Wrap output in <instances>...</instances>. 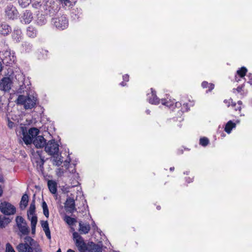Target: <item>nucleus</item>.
Listing matches in <instances>:
<instances>
[{
	"mask_svg": "<svg viewBox=\"0 0 252 252\" xmlns=\"http://www.w3.org/2000/svg\"><path fill=\"white\" fill-rule=\"evenodd\" d=\"M23 137V140L26 145L33 143L36 148H42L45 146L46 140L42 136L38 135L39 131L37 128L33 127L27 132L26 128L24 126L20 127V131Z\"/></svg>",
	"mask_w": 252,
	"mask_h": 252,
	"instance_id": "nucleus-1",
	"label": "nucleus"
},
{
	"mask_svg": "<svg viewBox=\"0 0 252 252\" xmlns=\"http://www.w3.org/2000/svg\"><path fill=\"white\" fill-rule=\"evenodd\" d=\"M24 240L16 247L19 252H41L39 244L31 237L26 236Z\"/></svg>",
	"mask_w": 252,
	"mask_h": 252,
	"instance_id": "nucleus-2",
	"label": "nucleus"
},
{
	"mask_svg": "<svg viewBox=\"0 0 252 252\" xmlns=\"http://www.w3.org/2000/svg\"><path fill=\"white\" fill-rule=\"evenodd\" d=\"M37 98L33 95H20L16 100L17 103L24 106L26 109H32L36 104Z\"/></svg>",
	"mask_w": 252,
	"mask_h": 252,
	"instance_id": "nucleus-3",
	"label": "nucleus"
},
{
	"mask_svg": "<svg viewBox=\"0 0 252 252\" xmlns=\"http://www.w3.org/2000/svg\"><path fill=\"white\" fill-rule=\"evenodd\" d=\"M15 221L16 226L19 230L18 235L20 237L28 235L30 233V229L25 220L21 216H17L16 218Z\"/></svg>",
	"mask_w": 252,
	"mask_h": 252,
	"instance_id": "nucleus-4",
	"label": "nucleus"
},
{
	"mask_svg": "<svg viewBox=\"0 0 252 252\" xmlns=\"http://www.w3.org/2000/svg\"><path fill=\"white\" fill-rule=\"evenodd\" d=\"M35 201L33 200L30 204V208L28 211V218L31 221L32 234L35 232L36 225L37 221V218L35 214Z\"/></svg>",
	"mask_w": 252,
	"mask_h": 252,
	"instance_id": "nucleus-5",
	"label": "nucleus"
},
{
	"mask_svg": "<svg viewBox=\"0 0 252 252\" xmlns=\"http://www.w3.org/2000/svg\"><path fill=\"white\" fill-rule=\"evenodd\" d=\"M73 238L76 247L80 252H85L87 250L88 248L86 243L78 232H74L73 233Z\"/></svg>",
	"mask_w": 252,
	"mask_h": 252,
	"instance_id": "nucleus-6",
	"label": "nucleus"
},
{
	"mask_svg": "<svg viewBox=\"0 0 252 252\" xmlns=\"http://www.w3.org/2000/svg\"><path fill=\"white\" fill-rule=\"evenodd\" d=\"M52 22L59 30H64L68 26V20L65 16H61L53 18Z\"/></svg>",
	"mask_w": 252,
	"mask_h": 252,
	"instance_id": "nucleus-7",
	"label": "nucleus"
},
{
	"mask_svg": "<svg viewBox=\"0 0 252 252\" xmlns=\"http://www.w3.org/2000/svg\"><path fill=\"white\" fill-rule=\"evenodd\" d=\"M59 144L54 140L49 141L45 145V151L50 155H54L58 153L59 148Z\"/></svg>",
	"mask_w": 252,
	"mask_h": 252,
	"instance_id": "nucleus-8",
	"label": "nucleus"
},
{
	"mask_svg": "<svg viewBox=\"0 0 252 252\" xmlns=\"http://www.w3.org/2000/svg\"><path fill=\"white\" fill-rule=\"evenodd\" d=\"M0 210L2 213L6 215H13L16 212L15 207L7 202H3L0 203Z\"/></svg>",
	"mask_w": 252,
	"mask_h": 252,
	"instance_id": "nucleus-9",
	"label": "nucleus"
},
{
	"mask_svg": "<svg viewBox=\"0 0 252 252\" xmlns=\"http://www.w3.org/2000/svg\"><path fill=\"white\" fill-rule=\"evenodd\" d=\"M160 101L162 105H165L170 109H173L174 105L177 107H179L181 105V103L180 102H176L175 103L174 100H172L168 98L162 99Z\"/></svg>",
	"mask_w": 252,
	"mask_h": 252,
	"instance_id": "nucleus-10",
	"label": "nucleus"
},
{
	"mask_svg": "<svg viewBox=\"0 0 252 252\" xmlns=\"http://www.w3.org/2000/svg\"><path fill=\"white\" fill-rule=\"evenodd\" d=\"M65 210L70 213H72L75 210V200L70 197H68L64 204Z\"/></svg>",
	"mask_w": 252,
	"mask_h": 252,
	"instance_id": "nucleus-11",
	"label": "nucleus"
},
{
	"mask_svg": "<svg viewBox=\"0 0 252 252\" xmlns=\"http://www.w3.org/2000/svg\"><path fill=\"white\" fill-rule=\"evenodd\" d=\"M4 57L3 59V62L6 63L11 64L14 63L16 60V57L13 53H11L9 50H6L4 53Z\"/></svg>",
	"mask_w": 252,
	"mask_h": 252,
	"instance_id": "nucleus-12",
	"label": "nucleus"
},
{
	"mask_svg": "<svg viewBox=\"0 0 252 252\" xmlns=\"http://www.w3.org/2000/svg\"><path fill=\"white\" fill-rule=\"evenodd\" d=\"M11 81L8 77L3 78L0 83V88L4 91H8L11 89Z\"/></svg>",
	"mask_w": 252,
	"mask_h": 252,
	"instance_id": "nucleus-13",
	"label": "nucleus"
},
{
	"mask_svg": "<svg viewBox=\"0 0 252 252\" xmlns=\"http://www.w3.org/2000/svg\"><path fill=\"white\" fill-rule=\"evenodd\" d=\"M6 13L9 18L13 19L17 16L18 12L15 7L9 5L6 8Z\"/></svg>",
	"mask_w": 252,
	"mask_h": 252,
	"instance_id": "nucleus-14",
	"label": "nucleus"
},
{
	"mask_svg": "<svg viewBox=\"0 0 252 252\" xmlns=\"http://www.w3.org/2000/svg\"><path fill=\"white\" fill-rule=\"evenodd\" d=\"M40 223L46 237L49 239H51V236L48 221L47 220H41Z\"/></svg>",
	"mask_w": 252,
	"mask_h": 252,
	"instance_id": "nucleus-15",
	"label": "nucleus"
},
{
	"mask_svg": "<svg viewBox=\"0 0 252 252\" xmlns=\"http://www.w3.org/2000/svg\"><path fill=\"white\" fill-rule=\"evenodd\" d=\"M32 20V15L31 12L26 11L22 17L21 22L26 24H29Z\"/></svg>",
	"mask_w": 252,
	"mask_h": 252,
	"instance_id": "nucleus-16",
	"label": "nucleus"
},
{
	"mask_svg": "<svg viewBox=\"0 0 252 252\" xmlns=\"http://www.w3.org/2000/svg\"><path fill=\"white\" fill-rule=\"evenodd\" d=\"M149 102L152 104H158L160 102V100L157 97L155 92L152 90L151 94H149Z\"/></svg>",
	"mask_w": 252,
	"mask_h": 252,
	"instance_id": "nucleus-17",
	"label": "nucleus"
},
{
	"mask_svg": "<svg viewBox=\"0 0 252 252\" xmlns=\"http://www.w3.org/2000/svg\"><path fill=\"white\" fill-rule=\"evenodd\" d=\"M51 160L53 162V164L56 166L60 165L63 162V159L61 155L58 153L54 155H52Z\"/></svg>",
	"mask_w": 252,
	"mask_h": 252,
	"instance_id": "nucleus-18",
	"label": "nucleus"
},
{
	"mask_svg": "<svg viewBox=\"0 0 252 252\" xmlns=\"http://www.w3.org/2000/svg\"><path fill=\"white\" fill-rule=\"evenodd\" d=\"M90 226L89 224L79 222V231L81 234H87L90 230Z\"/></svg>",
	"mask_w": 252,
	"mask_h": 252,
	"instance_id": "nucleus-19",
	"label": "nucleus"
},
{
	"mask_svg": "<svg viewBox=\"0 0 252 252\" xmlns=\"http://www.w3.org/2000/svg\"><path fill=\"white\" fill-rule=\"evenodd\" d=\"M29 201V196L27 194H24L21 198L20 201V207L21 209L23 210L26 208Z\"/></svg>",
	"mask_w": 252,
	"mask_h": 252,
	"instance_id": "nucleus-20",
	"label": "nucleus"
},
{
	"mask_svg": "<svg viewBox=\"0 0 252 252\" xmlns=\"http://www.w3.org/2000/svg\"><path fill=\"white\" fill-rule=\"evenodd\" d=\"M48 188L53 194H55L57 192V183L53 180H49L48 181Z\"/></svg>",
	"mask_w": 252,
	"mask_h": 252,
	"instance_id": "nucleus-21",
	"label": "nucleus"
},
{
	"mask_svg": "<svg viewBox=\"0 0 252 252\" xmlns=\"http://www.w3.org/2000/svg\"><path fill=\"white\" fill-rule=\"evenodd\" d=\"M10 31V28L6 24H2L0 27V32L4 35L9 34Z\"/></svg>",
	"mask_w": 252,
	"mask_h": 252,
	"instance_id": "nucleus-22",
	"label": "nucleus"
},
{
	"mask_svg": "<svg viewBox=\"0 0 252 252\" xmlns=\"http://www.w3.org/2000/svg\"><path fill=\"white\" fill-rule=\"evenodd\" d=\"M12 38L16 42H19L22 39V32L20 30H14L12 33Z\"/></svg>",
	"mask_w": 252,
	"mask_h": 252,
	"instance_id": "nucleus-23",
	"label": "nucleus"
},
{
	"mask_svg": "<svg viewBox=\"0 0 252 252\" xmlns=\"http://www.w3.org/2000/svg\"><path fill=\"white\" fill-rule=\"evenodd\" d=\"M236 127V124L233 123L232 121H229L226 124L224 127V131L229 134L231 132L232 128Z\"/></svg>",
	"mask_w": 252,
	"mask_h": 252,
	"instance_id": "nucleus-24",
	"label": "nucleus"
},
{
	"mask_svg": "<svg viewBox=\"0 0 252 252\" xmlns=\"http://www.w3.org/2000/svg\"><path fill=\"white\" fill-rule=\"evenodd\" d=\"M10 221L11 220L8 218L0 217V227H5Z\"/></svg>",
	"mask_w": 252,
	"mask_h": 252,
	"instance_id": "nucleus-25",
	"label": "nucleus"
},
{
	"mask_svg": "<svg viewBox=\"0 0 252 252\" xmlns=\"http://www.w3.org/2000/svg\"><path fill=\"white\" fill-rule=\"evenodd\" d=\"M63 220L69 225H73L77 221L75 219L71 218L68 216H65L64 217Z\"/></svg>",
	"mask_w": 252,
	"mask_h": 252,
	"instance_id": "nucleus-26",
	"label": "nucleus"
},
{
	"mask_svg": "<svg viewBox=\"0 0 252 252\" xmlns=\"http://www.w3.org/2000/svg\"><path fill=\"white\" fill-rule=\"evenodd\" d=\"M27 35L31 37H34L36 35V31L34 28L29 27L27 31Z\"/></svg>",
	"mask_w": 252,
	"mask_h": 252,
	"instance_id": "nucleus-27",
	"label": "nucleus"
},
{
	"mask_svg": "<svg viewBox=\"0 0 252 252\" xmlns=\"http://www.w3.org/2000/svg\"><path fill=\"white\" fill-rule=\"evenodd\" d=\"M247 71V68L245 67H242L237 70V74L239 75L241 78H242L245 76Z\"/></svg>",
	"mask_w": 252,
	"mask_h": 252,
	"instance_id": "nucleus-28",
	"label": "nucleus"
},
{
	"mask_svg": "<svg viewBox=\"0 0 252 252\" xmlns=\"http://www.w3.org/2000/svg\"><path fill=\"white\" fill-rule=\"evenodd\" d=\"M202 87L203 88L208 87L209 90L211 91L214 88V85L213 84H209L207 82L204 81L202 83Z\"/></svg>",
	"mask_w": 252,
	"mask_h": 252,
	"instance_id": "nucleus-29",
	"label": "nucleus"
},
{
	"mask_svg": "<svg viewBox=\"0 0 252 252\" xmlns=\"http://www.w3.org/2000/svg\"><path fill=\"white\" fill-rule=\"evenodd\" d=\"M42 208L43 211V214L46 217L48 218L49 217V211L47 204L45 202L42 203Z\"/></svg>",
	"mask_w": 252,
	"mask_h": 252,
	"instance_id": "nucleus-30",
	"label": "nucleus"
},
{
	"mask_svg": "<svg viewBox=\"0 0 252 252\" xmlns=\"http://www.w3.org/2000/svg\"><path fill=\"white\" fill-rule=\"evenodd\" d=\"M66 6L69 7L73 4H75L76 0H61Z\"/></svg>",
	"mask_w": 252,
	"mask_h": 252,
	"instance_id": "nucleus-31",
	"label": "nucleus"
},
{
	"mask_svg": "<svg viewBox=\"0 0 252 252\" xmlns=\"http://www.w3.org/2000/svg\"><path fill=\"white\" fill-rule=\"evenodd\" d=\"M89 252H101V248L97 245H94Z\"/></svg>",
	"mask_w": 252,
	"mask_h": 252,
	"instance_id": "nucleus-32",
	"label": "nucleus"
},
{
	"mask_svg": "<svg viewBox=\"0 0 252 252\" xmlns=\"http://www.w3.org/2000/svg\"><path fill=\"white\" fill-rule=\"evenodd\" d=\"M199 143L203 146H206L209 143V140L206 137L201 138L200 139Z\"/></svg>",
	"mask_w": 252,
	"mask_h": 252,
	"instance_id": "nucleus-33",
	"label": "nucleus"
},
{
	"mask_svg": "<svg viewBox=\"0 0 252 252\" xmlns=\"http://www.w3.org/2000/svg\"><path fill=\"white\" fill-rule=\"evenodd\" d=\"M5 252H15V251L9 243H7L6 245Z\"/></svg>",
	"mask_w": 252,
	"mask_h": 252,
	"instance_id": "nucleus-34",
	"label": "nucleus"
},
{
	"mask_svg": "<svg viewBox=\"0 0 252 252\" xmlns=\"http://www.w3.org/2000/svg\"><path fill=\"white\" fill-rule=\"evenodd\" d=\"M46 20L43 17H39L37 21V23L39 25H42L46 23Z\"/></svg>",
	"mask_w": 252,
	"mask_h": 252,
	"instance_id": "nucleus-35",
	"label": "nucleus"
},
{
	"mask_svg": "<svg viewBox=\"0 0 252 252\" xmlns=\"http://www.w3.org/2000/svg\"><path fill=\"white\" fill-rule=\"evenodd\" d=\"M238 106L236 107V104H232V106L235 107V110L236 111L239 110L240 111L241 110V105H242V102L241 101H238L237 102Z\"/></svg>",
	"mask_w": 252,
	"mask_h": 252,
	"instance_id": "nucleus-36",
	"label": "nucleus"
},
{
	"mask_svg": "<svg viewBox=\"0 0 252 252\" xmlns=\"http://www.w3.org/2000/svg\"><path fill=\"white\" fill-rule=\"evenodd\" d=\"M63 174V170L62 168H58L56 170V174L59 177H61Z\"/></svg>",
	"mask_w": 252,
	"mask_h": 252,
	"instance_id": "nucleus-37",
	"label": "nucleus"
},
{
	"mask_svg": "<svg viewBox=\"0 0 252 252\" xmlns=\"http://www.w3.org/2000/svg\"><path fill=\"white\" fill-rule=\"evenodd\" d=\"M231 102H232V99H229L228 100L225 99V100H224V103L226 104L228 107L230 106V104Z\"/></svg>",
	"mask_w": 252,
	"mask_h": 252,
	"instance_id": "nucleus-38",
	"label": "nucleus"
},
{
	"mask_svg": "<svg viewBox=\"0 0 252 252\" xmlns=\"http://www.w3.org/2000/svg\"><path fill=\"white\" fill-rule=\"evenodd\" d=\"M14 126V123L11 121H8V126L9 128H12Z\"/></svg>",
	"mask_w": 252,
	"mask_h": 252,
	"instance_id": "nucleus-39",
	"label": "nucleus"
},
{
	"mask_svg": "<svg viewBox=\"0 0 252 252\" xmlns=\"http://www.w3.org/2000/svg\"><path fill=\"white\" fill-rule=\"evenodd\" d=\"M123 80L126 81H128L129 80V76L127 74L124 75Z\"/></svg>",
	"mask_w": 252,
	"mask_h": 252,
	"instance_id": "nucleus-40",
	"label": "nucleus"
},
{
	"mask_svg": "<svg viewBox=\"0 0 252 252\" xmlns=\"http://www.w3.org/2000/svg\"><path fill=\"white\" fill-rule=\"evenodd\" d=\"M242 89H243V87L242 86H240V87H238L236 89V90L238 92V93H241V91H242Z\"/></svg>",
	"mask_w": 252,
	"mask_h": 252,
	"instance_id": "nucleus-41",
	"label": "nucleus"
},
{
	"mask_svg": "<svg viewBox=\"0 0 252 252\" xmlns=\"http://www.w3.org/2000/svg\"><path fill=\"white\" fill-rule=\"evenodd\" d=\"M47 51L46 50H42V54H45L46 56H47Z\"/></svg>",
	"mask_w": 252,
	"mask_h": 252,
	"instance_id": "nucleus-42",
	"label": "nucleus"
},
{
	"mask_svg": "<svg viewBox=\"0 0 252 252\" xmlns=\"http://www.w3.org/2000/svg\"><path fill=\"white\" fill-rule=\"evenodd\" d=\"M2 192H3V190H2L1 187L0 186V196H1Z\"/></svg>",
	"mask_w": 252,
	"mask_h": 252,
	"instance_id": "nucleus-43",
	"label": "nucleus"
},
{
	"mask_svg": "<svg viewBox=\"0 0 252 252\" xmlns=\"http://www.w3.org/2000/svg\"><path fill=\"white\" fill-rule=\"evenodd\" d=\"M3 182V177L1 176H0V182Z\"/></svg>",
	"mask_w": 252,
	"mask_h": 252,
	"instance_id": "nucleus-44",
	"label": "nucleus"
},
{
	"mask_svg": "<svg viewBox=\"0 0 252 252\" xmlns=\"http://www.w3.org/2000/svg\"><path fill=\"white\" fill-rule=\"evenodd\" d=\"M67 252H75L74 251L71 250V249H68L67 251Z\"/></svg>",
	"mask_w": 252,
	"mask_h": 252,
	"instance_id": "nucleus-45",
	"label": "nucleus"
},
{
	"mask_svg": "<svg viewBox=\"0 0 252 252\" xmlns=\"http://www.w3.org/2000/svg\"><path fill=\"white\" fill-rule=\"evenodd\" d=\"M1 70H2V64L0 62V72L1 71Z\"/></svg>",
	"mask_w": 252,
	"mask_h": 252,
	"instance_id": "nucleus-46",
	"label": "nucleus"
},
{
	"mask_svg": "<svg viewBox=\"0 0 252 252\" xmlns=\"http://www.w3.org/2000/svg\"><path fill=\"white\" fill-rule=\"evenodd\" d=\"M121 85L122 86H125L126 85V84L124 83V82H122L121 83Z\"/></svg>",
	"mask_w": 252,
	"mask_h": 252,
	"instance_id": "nucleus-47",
	"label": "nucleus"
},
{
	"mask_svg": "<svg viewBox=\"0 0 252 252\" xmlns=\"http://www.w3.org/2000/svg\"><path fill=\"white\" fill-rule=\"evenodd\" d=\"M174 169V167H171V168H170V170L171 171H173Z\"/></svg>",
	"mask_w": 252,
	"mask_h": 252,
	"instance_id": "nucleus-48",
	"label": "nucleus"
},
{
	"mask_svg": "<svg viewBox=\"0 0 252 252\" xmlns=\"http://www.w3.org/2000/svg\"><path fill=\"white\" fill-rule=\"evenodd\" d=\"M187 106V104H183V107H186Z\"/></svg>",
	"mask_w": 252,
	"mask_h": 252,
	"instance_id": "nucleus-49",
	"label": "nucleus"
},
{
	"mask_svg": "<svg viewBox=\"0 0 252 252\" xmlns=\"http://www.w3.org/2000/svg\"><path fill=\"white\" fill-rule=\"evenodd\" d=\"M56 252H61V249H59Z\"/></svg>",
	"mask_w": 252,
	"mask_h": 252,
	"instance_id": "nucleus-50",
	"label": "nucleus"
},
{
	"mask_svg": "<svg viewBox=\"0 0 252 252\" xmlns=\"http://www.w3.org/2000/svg\"><path fill=\"white\" fill-rule=\"evenodd\" d=\"M146 112H147V114H149L150 113V112H149V110H147Z\"/></svg>",
	"mask_w": 252,
	"mask_h": 252,
	"instance_id": "nucleus-51",
	"label": "nucleus"
},
{
	"mask_svg": "<svg viewBox=\"0 0 252 252\" xmlns=\"http://www.w3.org/2000/svg\"><path fill=\"white\" fill-rule=\"evenodd\" d=\"M44 58V57H40V56L39 57V58Z\"/></svg>",
	"mask_w": 252,
	"mask_h": 252,
	"instance_id": "nucleus-52",
	"label": "nucleus"
},
{
	"mask_svg": "<svg viewBox=\"0 0 252 252\" xmlns=\"http://www.w3.org/2000/svg\"><path fill=\"white\" fill-rule=\"evenodd\" d=\"M236 80L237 81H239V80H237V77H236Z\"/></svg>",
	"mask_w": 252,
	"mask_h": 252,
	"instance_id": "nucleus-53",
	"label": "nucleus"
},
{
	"mask_svg": "<svg viewBox=\"0 0 252 252\" xmlns=\"http://www.w3.org/2000/svg\"><path fill=\"white\" fill-rule=\"evenodd\" d=\"M157 209L159 210V209H160L159 207H158H158H157Z\"/></svg>",
	"mask_w": 252,
	"mask_h": 252,
	"instance_id": "nucleus-54",
	"label": "nucleus"
},
{
	"mask_svg": "<svg viewBox=\"0 0 252 252\" xmlns=\"http://www.w3.org/2000/svg\"><path fill=\"white\" fill-rule=\"evenodd\" d=\"M239 122H240V121H237V123H239Z\"/></svg>",
	"mask_w": 252,
	"mask_h": 252,
	"instance_id": "nucleus-55",
	"label": "nucleus"
}]
</instances>
